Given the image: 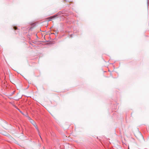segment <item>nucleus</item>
<instances>
[{"label":"nucleus","mask_w":149,"mask_h":149,"mask_svg":"<svg viewBox=\"0 0 149 149\" xmlns=\"http://www.w3.org/2000/svg\"><path fill=\"white\" fill-rule=\"evenodd\" d=\"M31 123L35 127L36 129L38 131V127H37V125H36L35 122L33 120H31Z\"/></svg>","instance_id":"obj_1"},{"label":"nucleus","mask_w":149,"mask_h":149,"mask_svg":"<svg viewBox=\"0 0 149 149\" xmlns=\"http://www.w3.org/2000/svg\"><path fill=\"white\" fill-rule=\"evenodd\" d=\"M13 28L15 30H17V27H16V26H14L13 27Z\"/></svg>","instance_id":"obj_2"}]
</instances>
